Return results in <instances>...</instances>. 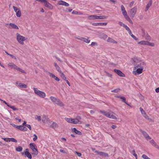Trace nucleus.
Segmentation results:
<instances>
[{
    "label": "nucleus",
    "mask_w": 159,
    "mask_h": 159,
    "mask_svg": "<svg viewBox=\"0 0 159 159\" xmlns=\"http://www.w3.org/2000/svg\"><path fill=\"white\" fill-rule=\"evenodd\" d=\"M9 56L10 57H11L12 58H14L15 59H16V57L15 56H13V55L10 54Z\"/></svg>",
    "instance_id": "obj_64"
},
{
    "label": "nucleus",
    "mask_w": 159,
    "mask_h": 159,
    "mask_svg": "<svg viewBox=\"0 0 159 159\" xmlns=\"http://www.w3.org/2000/svg\"><path fill=\"white\" fill-rule=\"evenodd\" d=\"M16 15L17 17H20L21 16V12L20 11V10L19 11H18V12L16 13Z\"/></svg>",
    "instance_id": "obj_34"
},
{
    "label": "nucleus",
    "mask_w": 159,
    "mask_h": 159,
    "mask_svg": "<svg viewBox=\"0 0 159 159\" xmlns=\"http://www.w3.org/2000/svg\"><path fill=\"white\" fill-rule=\"evenodd\" d=\"M7 65L9 67H11L12 68H13L14 69H15L17 66L15 64L12 62L9 63Z\"/></svg>",
    "instance_id": "obj_20"
},
{
    "label": "nucleus",
    "mask_w": 159,
    "mask_h": 159,
    "mask_svg": "<svg viewBox=\"0 0 159 159\" xmlns=\"http://www.w3.org/2000/svg\"><path fill=\"white\" fill-rule=\"evenodd\" d=\"M50 98V99L53 103H55L60 107H63L64 106V105L63 103L59 99L53 96H51Z\"/></svg>",
    "instance_id": "obj_4"
},
{
    "label": "nucleus",
    "mask_w": 159,
    "mask_h": 159,
    "mask_svg": "<svg viewBox=\"0 0 159 159\" xmlns=\"http://www.w3.org/2000/svg\"><path fill=\"white\" fill-rule=\"evenodd\" d=\"M148 41H141L138 43V44H140L143 45H147Z\"/></svg>",
    "instance_id": "obj_26"
},
{
    "label": "nucleus",
    "mask_w": 159,
    "mask_h": 159,
    "mask_svg": "<svg viewBox=\"0 0 159 159\" xmlns=\"http://www.w3.org/2000/svg\"><path fill=\"white\" fill-rule=\"evenodd\" d=\"M9 28L10 29H14L17 30L19 29V28L16 25L12 23H10L9 24Z\"/></svg>",
    "instance_id": "obj_14"
},
{
    "label": "nucleus",
    "mask_w": 159,
    "mask_h": 159,
    "mask_svg": "<svg viewBox=\"0 0 159 159\" xmlns=\"http://www.w3.org/2000/svg\"><path fill=\"white\" fill-rule=\"evenodd\" d=\"M121 11L122 12V13L123 15V16H124L125 15H126L127 14V12L126 11V10H125V8L124 7V6L122 5L121 6Z\"/></svg>",
    "instance_id": "obj_21"
},
{
    "label": "nucleus",
    "mask_w": 159,
    "mask_h": 159,
    "mask_svg": "<svg viewBox=\"0 0 159 159\" xmlns=\"http://www.w3.org/2000/svg\"><path fill=\"white\" fill-rule=\"evenodd\" d=\"M75 153L76 154L77 156L79 157H81V154L80 153H79L77 152H75Z\"/></svg>",
    "instance_id": "obj_57"
},
{
    "label": "nucleus",
    "mask_w": 159,
    "mask_h": 159,
    "mask_svg": "<svg viewBox=\"0 0 159 159\" xmlns=\"http://www.w3.org/2000/svg\"><path fill=\"white\" fill-rule=\"evenodd\" d=\"M118 24L120 25V26H123L124 27L125 25L123 23L121 22H118Z\"/></svg>",
    "instance_id": "obj_46"
},
{
    "label": "nucleus",
    "mask_w": 159,
    "mask_h": 159,
    "mask_svg": "<svg viewBox=\"0 0 159 159\" xmlns=\"http://www.w3.org/2000/svg\"><path fill=\"white\" fill-rule=\"evenodd\" d=\"M54 66H55L56 70L58 72H61L60 68L57 64V63L55 62L54 63Z\"/></svg>",
    "instance_id": "obj_27"
},
{
    "label": "nucleus",
    "mask_w": 159,
    "mask_h": 159,
    "mask_svg": "<svg viewBox=\"0 0 159 159\" xmlns=\"http://www.w3.org/2000/svg\"><path fill=\"white\" fill-rule=\"evenodd\" d=\"M150 142L152 145L154 146H157V145L153 139H152L151 140H150Z\"/></svg>",
    "instance_id": "obj_32"
},
{
    "label": "nucleus",
    "mask_w": 159,
    "mask_h": 159,
    "mask_svg": "<svg viewBox=\"0 0 159 159\" xmlns=\"http://www.w3.org/2000/svg\"><path fill=\"white\" fill-rule=\"evenodd\" d=\"M143 116L147 119H149V116L147 115L146 113L144 114V115H143Z\"/></svg>",
    "instance_id": "obj_52"
},
{
    "label": "nucleus",
    "mask_w": 159,
    "mask_h": 159,
    "mask_svg": "<svg viewBox=\"0 0 159 159\" xmlns=\"http://www.w3.org/2000/svg\"><path fill=\"white\" fill-rule=\"evenodd\" d=\"M132 154L134 156H135L136 158H137V155L136 154V153H135V150H133L132 151Z\"/></svg>",
    "instance_id": "obj_47"
},
{
    "label": "nucleus",
    "mask_w": 159,
    "mask_h": 159,
    "mask_svg": "<svg viewBox=\"0 0 159 159\" xmlns=\"http://www.w3.org/2000/svg\"><path fill=\"white\" fill-rule=\"evenodd\" d=\"M15 70L17 71H19L21 73L26 74V72L24 70H22L19 67L17 66L16 68L15 69Z\"/></svg>",
    "instance_id": "obj_25"
},
{
    "label": "nucleus",
    "mask_w": 159,
    "mask_h": 159,
    "mask_svg": "<svg viewBox=\"0 0 159 159\" xmlns=\"http://www.w3.org/2000/svg\"><path fill=\"white\" fill-rule=\"evenodd\" d=\"M152 3V0H150L146 6V7L145 9V11H147L149 8L151 7Z\"/></svg>",
    "instance_id": "obj_22"
},
{
    "label": "nucleus",
    "mask_w": 159,
    "mask_h": 159,
    "mask_svg": "<svg viewBox=\"0 0 159 159\" xmlns=\"http://www.w3.org/2000/svg\"><path fill=\"white\" fill-rule=\"evenodd\" d=\"M7 106L12 109L14 111H16L17 110V109L15 108L14 106H11L10 105H7Z\"/></svg>",
    "instance_id": "obj_44"
},
{
    "label": "nucleus",
    "mask_w": 159,
    "mask_h": 159,
    "mask_svg": "<svg viewBox=\"0 0 159 159\" xmlns=\"http://www.w3.org/2000/svg\"><path fill=\"white\" fill-rule=\"evenodd\" d=\"M22 148L21 146H19L16 148V151L18 152H20L21 151H22Z\"/></svg>",
    "instance_id": "obj_33"
},
{
    "label": "nucleus",
    "mask_w": 159,
    "mask_h": 159,
    "mask_svg": "<svg viewBox=\"0 0 159 159\" xmlns=\"http://www.w3.org/2000/svg\"><path fill=\"white\" fill-rule=\"evenodd\" d=\"M18 86L21 88H26L27 87V86L26 84L22 83L19 84Z\"/></svg>",
    "instance_id": "obj_31"
},
{
    "label": "nucleus",
    "mask_w": 159,
    "mask_h": 159,
    "mask_svg": "<svg viewBox=\"0 0 159 159\" xmlns=\"http://www.w3.org/2000/svg\"><path fill=\"white\" fill-rule=\"evenodd\" d=\"M126 20L128 21L131 24H133V22L130 19L129 16L127 15V14L124 16Z\"/></svg>",
    "instance_id": "obj_24"
},
{
    "label": "nucleus",
    "mask_w": 159,
    "mask_h": 159,
    "mask_svg": "<svg viewBox=\"0 0 159 159\" xmlns=\"http://www.w3.org/2000/svg\"><path fill=\"white\" fill-rule=\"evenodd\" d=\"M27 130H28V129L27 128L23 126L22 131H27Z\"/></svg>",
    "instance_id": "obj_59"
},
{
    "label": "nucleus",
    "mask_w": 159,
    "mask_h": 159,
    "mask_svg": "<svg viewBox=\"0 0 159 159\" xmlns=\"http://www.w3.org/2000/svg\"><path fill=\"white\" fill-rule=\"evenodd\" d=\"M114 71L120 76L124 77L125 76V74L119 70L114 69Z\"/></svg>",
    "instance_id": "obj_12"
},
{
    "label": "nucleus",
    "mask_w": 159,
    "mask_h": 159,
    "mask_svg": "<svg viewBox=\"0 0 159 159\" xmlns=\"http://www.w3.org/2000/svg\"><path fill=\"white\" fill-rule=\"evenodd\" d=\"M100 112L107 117L113 119H117V117L115 116V114L111 111H100Z\"/></svg>",
    "instance_id": "obj_2"
},
{
    "label": "nucleus",
    "mask_w": 159,
    "mask_h": 159,
    "mask_svg": "<svg viewBox=\"0 0 159 159\" xmlns=\"http://www.w3.org/2000/svg\"><path fill=\"white\" fill-rule=\"evenodd\" d=\"M134 70H136L133 71V73L135 75H138L143 72V68H134Z\"/></svg>",
    "instance_id": "obj_9"
},
{
    "label": "nucleus",
    "mask_w": 159,
    "mask_h": 159,
    "mask_svg": "<svg viewBox=\"0 0 159 159\" xmlns=\"http://www.w3.org/2000/svg\"><path fill=\"white\" fill-rule=\"evenodd\" d=\"M137 10V7H134L132 8L129 11L130 16L133 17L136 14Z\"/></svg>",
    "instance_id": "obj_8"
},
{
    "label": "nucleus",
    "mask_w": 159,
    "mask_h": 159,
    "mask_svg": "<svg viewBox=\"0 0 159 159\" xmlns=\"http://www.w3.org/2000/svg\"><path fill=\"white\" fill-rule=\"evenodd\" d=\"M131 36L134 39H135V40H138V39L135 37V36L133 34H131Z\"/></svg>",
    "instance_id": "obj_54"
},
{
    "label": "nucleus",
    "mask_w": 159,
    "mask_h": 159,
    "mask_svg": "<svg viewBox=\"0 0 159 159\" xmlns=\"http://www.w3.org/2000/svg\"><path fill=\"white\" fill-rule=\"evenodd\" d=\"M141 132L146 140H149L151 139V138L149 136L148 134L146 132L142 130H141Z\"/></svg>",
    "instance_id": "obj_11"
},
{
    "label": "nucleus",
    "mask_w": 159,
    "mask_h": 159,
    "mask_svg": "<svg viewBox=\"0 0 159 159\" xmlns=\"http://www.w3.org/2000/svg\"><path fill=\"white\" fill-rule=\"evenodd\" d=\"M30 146L32 152V154L35 156H37L38 154V152L36 144L34 143H30Z\"/></svg>",
    "instance_id": "obj_3"
},
{
    "label": "nucleus",
    "mask_w": 159,
    "mask_h": 159,
    "mask_svg": "<svg viewBox=\"0 0 159 159\" xmlns=\"http://www.w3.org/2000/svg\"><path fill=\"white\" fill-rule=\"evenodd\" d=\"M43 3L44 4L45 6L47 7L48 8L50 9L52 8V7L49 2H47L46 0H45Z\"/></svg>",
    "instance_id": "obj_15"
},
{
    "label": "nucleus",
    "mask_w": 159,
    "mask_h": 159,
    "mask_svg": "<svg viewBox=\"0 0 159 159\" xmlns=\"http://www.w3.org/2000/svg\"><path fill=\"white\" fill-rule=\"evenodd\" d=\"M72 14H80V15H82V13H78V12L77 11H73V12H72Z\"/></svg>",
    "instance_id": "obj_51"
},
{
    "label": "nucleus",
    "mask_w": 159,
    "mask_h": 159,
    "mask_svg": "<svg viewBox=\"0 0 159 159\" xmlns=\"http://www.w3.org/2000/svg\"><path fill=\"white\" fill-rule=\"evenodd\" d=\"M60 76L62 78H63L64 80H66V78L65 77V76L64 75V74L63 73L60 72Z\"/></svg>",
    "instance_id": "obj_36"
},
{
    "label": "nucleus",
    "mask_w": 159,
    "mask_h": 159,
    "mask_svg": "<svg viewBox=\"0 0 159 159\" xmlns=\"http://www.w3.org/2000/svg\"><path fill=\"white\" fill-rule=\"evenodd\" d=\"M48 74L50 77L53 78H54L56 76L54 75L50 72L48 73Z\"/></svg>",
    "instance_id": "obj_45"
},
{
    "label": "nucleus",
    "mask_w": 159,
    "mask_h": 159,
    "mask_svg": "<svg viewBox=\"0 0 159 159\" xmlns=\"http://www.w3.org/2000/svg\"><path fill=\"white\" fill-rule=\"evenodd\" d=\"M107 17V16H97V19H105Z\"/></svg>",
    "instance_id": "obj_29"
},
{
    "label": "nucleus",
    "mask_w": 159,
    "mask_h": 159,
    "mask_svg": "<svg viewBox=\"0 0 159 159\" xmlns=\"http://www.w3.org/2000/svg\"><path fill=\"white\" fill-rule=\"evenodd\" d=\"M120 90V89H115L113 90H111V92H114L116 93H118Z\"/></svg>",
    "instance_id": "obj_39"
},
{
    "label": "nucleus",
    "mask_w": 159,
    "mask_h": 159,
    "mask_svg": "<svg viewBox=\"0 0 159 159\" xmlns=\"http://www.w3.org/2000/svg\"><path fill=\"white\" fill-rule=\"evenodd\" d=\"M90 40H89L87 39L83 38V39L82 41L87 43H89L90 42Z\"/></svg>",
    "instance_id": "obj_35"
},
{
    "label": "nucleus",
    "mask_w": 159,
    "mask_h": 159,
    "mask_svg": "<svg viewBox=\"0 0 159 159\" xmlns=\"http://www.w3.org/2000/svg\"><path fill=\"white\" fill-rule=\"evenodd\" d=\"M146 39L147 40H150L151 37L149 35H147L146 36Z\"/></svg>",
    "instance_id": "obj_61"
},
{
    "label": "nucleus",
    "mask_w": 159,
    "mask_h": 159,
    "mask_svg": "<svg viewBox=\"0 0 159 159\" xmlns=\"http://www.w3.org/2000/svg\"><path fill=\"white\" fill-rule=\"evenodd\" d=\"M134 68H143L145 66V62L140 60L139 58L137 57L134 58Z\"/></svg>",
    "instance_id": "obj_1"
},
{
    "label": "nucleus",
    "mask_w": 159,
    "mask_h": 159,
    "mask_svg": "<svg viewBox=\"0 0 159 159\" xmlns=\"http://www.w3.org/2000/svg\"><path fill=\"white\" fill-rule=\"evenodd\" d=\"M140 110L141 113V114L143 115L144 114L146 113L143 110V109L141 107L139 108Z\"/></svg>",
    "instance_id": "obj_40"
},
{
    "label": "nucleus",
    "mask_w": 159,
    "mask_h": 159,
    "mask_svg": "<svg viewBox=\"0 0 159 159\" xmlns=\"http://www.w3.org/2000/svg\"><path fill=\"white\" fill-rule=\"evenodd\" d=\"M73 131L76 134L78 135H80L81 134V133L80 131L77 130L76 128H74L73 129Z\"/></svg>",
    "instance_id": "obj_28"
},
{
    "label": "nucleus",
    "mask_w": 159,
    "mask_h": 159,
    "mask_svg": "<svg viewBox=\"0 0 159 159\" xmlns=\"http://www.w3.org/2000/svg\"><path fill=\"white\" fill-rule=\"evenodd\" d=\"M28 151L29 149L28 148L26 149V151L24 152V153H22V154L23 155L25 154V157H27L31 159L32 158V157L31 154Z\"/></svg>",
    "instance_id": "obj_10"
},
{
    "label": "nucleus",
    "mask_w": 159,
    "mask_h": 159,
    "mask_svg": "<svg viewBox=\"0 0 159 159\" xmlns=\"http://www.w3.org/2000/svg\"><path fill=\"white\" fill-rule=\"evenodd\" d=\"M26 127H28L29 129L30 130L32 129L31 126L30 125L27 124L26 125Z\"/></svg>",
    "instance_id": "obj_56"
},
{
    "label": "nucleus",
    "mask_w": 159,
    "mask_h": 159,
    "mask_svg": "<svg viewBox=\"0 0 159 159\" xmlns=\"http://www.w3.org/2000/svg\"><path fill=\"white\" fill-rule=\"evenodd\" d=\"M54 79L57 81H60V79L58 77L56 76L55 77Z\"/></svg>",
    "instance_id": "obj_63"
},
{
    "label": "nucleus",
    "mask_w": 159,
    "mask_h": 159,
    "mask_svg": "<svg viewBox=\"0 0 159 159\" xmlns=\"http://www.w3.org/2000/svg\"><path fill=\"white\" fill-rule=\"evenodd\" d=\"M14 11L16 13L18 11H19L20 10L18 9L15 6H13V7Z\"/></svg>",
    "instance_id": "obj_42"
},
{
    "label": "nucleus",
    "mask_w": 159,
    "mask_h": 159,
    "mask_svg": "<svg viewBox=\"0 0 159 159\" xmlns=\"http://www.w3.org/2000/svg\"><path fill=\"white\" fill-rule=\"evenodd\" d=\"M33 136H34V138H33V140L35 141L37 139L38 137L35 134H34Z\"/></svg>",
    "instance_id": "obj_49"
},
{
    "label": "nucleus",
    "mask_w": 159,
    "mask_h": 159,
    "mask_svg": "<svg viewBox=\"0 0 159 159\" xmlns=\"http://www.w3.org/2000/svg\"><path fill=\"white\" fill-rule=\"evenodd\" d=\"M33 90L35 94L42 98H44L46 96V93L43 91L39 90L37 88H34Z\"/></svg>",
    "instance_id": "obj_5"
},
{
    "label": "nucleus",
    "mask_w": 159,
    "mask_h": 159,
    "mask_svg": "<svg viewBox=\"0 0 159 159\" xmlns=\"http://www.w3.org/2000/svg\"><path fill=\"white\" fill-rule=\"evenodd\" d=\"M58 4L59 5L65 6L68 7L69 6V3L62 0H60L58 2Z\"/></svg>",
    "instance_id": "obj_13"
},
{
    "label": "nucleus",
    "mask_w": 159,
    "mask_h": 159,
    "mask_svg": "<svg viewBox=\"0 0 159 159\" xmlns=\"http://www.w3.org/2000/svg\"><path fill=\"white\" fill-rule=\"evenodd\" d=\"M72 9L70 8H68L66 9V12H70L72 11Z\"/></svg>",
    "instance_id": "obj_60"
},
{
    "label": "nucleus",
    "mask_w": 159,
    "mask_h": 159,
    "mask_svg": "<svg viewBox=\"0 0 159 159\" xmlns=\"http://www.w3.org/2000/svg\"><path fill=\"white\" fill-rule=\"evenodd\" d=\"M16 39L18 42L20 44L22 45L24 44V42L26 39L25 37L21 35L18 33H16Z\"/></svg>",
    "instance_id": "obj_6"
},
{
    "label": "nucleus",
    "mask_w": 159,
    "mask_h": 159,
    "mask_svg": "<svg viewBox=\"0 0 159 159\" xmlns=\"http://www.w3.org/2000/svg\"><path fill=\"white\" fill-rule=\"evenodd\" d=\"M142 157L143 159H148V157L145 154H143L142 156Z\"/></svg>",
    "instance_id": "obj_53"
},
{
    "label": "nucleus",
    "mask_w": 159,
    "mask_h": 159,
    "mask_svg": "<svg viewBox=\"0 0 159 159\" xmlns=\"http://www.w3.org/2000/svg\"><path fill=\"white\" fill-rule=\"evenodd\" d=\"M11 141L15 143L17 142V140H16L14 138H10V142Z\"/></svg>",
    "instance_id": "obj_43"
},
{
    "label": "nucleus",
    "mask_w": 159,
    "mask_h": 159,
    "mask_svg": "<svg viewBox=\"0 0 159 159\" xmlns=\"http://www.w3.org/2000/svg\"><path fill=\"white\" fill-rule=\"evenodd\" d=\"M23 125H18L17 129L20 130H22V128H23Z\"/></svg>",
    "instance_id": "obj_48"
},
{
    "label": "nucleus",
    "mask_w": 159,
    "mask_h": 159,
    "mask_svg": "<svg viewBox=\"0 0 159 159\" xmlns=\"http://www.w3.org/2000/svg\"><path fill=\"white\" fill-rule=\"evenodd\" d=\"M94 152L95 153H97L98 155L101 156H107L108 154H107L105 153L104 152H98L97 151H95Z\"/></svg>",
    "instance_id": "obj_19"
},
{
    "label": "nucleus",
    "mask_w": 159,
    "mask_h": 159,
    "mask_svg": "<svg viewBox=\"0 0 159 159\" xmlns=\"http://www.w3.org/2000/svg\"><path fill=\"white\" fill-rule=\"evenodd\" d=\"M48 117L47 116L45 115H43L42 116V120L43 122L44 123H45L46 122L48 121Z\"/></svg>",
    "instance_id": "obj_17"
},
{
    "label": "nucleus",
    "mask_w": 159,
    "mask_h": 159,
    "mask_svg": "<svg viewBox=\"0 0 159 159\" xmlns=\"http://www.w3.org/2000/svg\"><path fill=\"white\" fill-rule=\"evenodd\" d=\"M124 28L128 31L129 30H130V29L129 28V27L127 26L126 25H125L124 27Z\"/></svg>",
    "instance_id": "obj_55"
},
{
    "label": "nucleus",
    "mask_w": 159,
    "mask_h": 159,
    "mask_svg": "<svg viewBox=\"0 0 159 159\" xmlns=\"http://www.w3.org/2000/svg\"><path fill=\"white\" fill-rule=\"evenodd\" d=\"M65 119L68 122L74 124H77L79 122V120L77 119H72L65 117Z\"/></svg>",
    "instance_id": "obj_7"
},
{
    "label": "nucleus",
    "mask_w": 159,
    "mask_h": 159,
    "mask_svg": "<svg viewBox=\"0 0 159 159\" xmlns=\"http://www.w3.org/2000/svg\"><path fill=\"white\" fill-rule=\"evenodd\" d=\"M134 2V1H133L132 2H131L129 4V7H132L133 5Z\"/></svg>",
    "instance_id": "obj_58"
},
{
    "label": "nucleus",
    "mask_w": 159,
    "mask_h": 159,
    "mask_svg": "<svg viewBox=\"0 0 159 159\" xmlns=\"http://www.w3.org/2000/svg\"><path fill=\"white\" fill-rule=\"evenodd\" d=\"M35 119L39 121H40L41 120V117L40 116H36Z\"/></svg>",
    "instance_id": "obj_38"
},
{
    "label": "nucleus",
    "mask_w": 159,
    "mask_h": 159,
    "mask_svg": "<svg viewBox=\"0 0 159 159\" xmlns=\"http://www.w3.org/2000/svg\"><path fill=\"white\" fill-rule=\"evenodd\" d=\"M107 23L106 22L104 23H93L92 25L93 26H103V25H106Z\"/></svg>",
    "instance_id": "obj_16"
},
{
    "label": "nucleus",
    "mask_w": 159,
    "mask_h": 159,
    "mask_svg": "<svg viewBox=\"0 0 159 159\" xmlns=\"http://www.w3.org/2000/svg\"><path fill=\"white\" fill-rule=\"evenodd\" d=\"M88 19L89 20L97 19V16L90 15L88 16Z\"/></svg>",
    "instance_id": "obj_23"
},
{
    "label": "nucleus",
    "mask_w": 159,
    "mask_h": 159,
    "mask_svg": "<svg viewBox=\"0 0 159 159\" xmlns=\"http://www.w3.org/2000/svg\"><path fill=\"white\" fill-rule=\"evenodd\" d=\"M107 41L108 42L111 43L113 44H116L117 43V41L112 39V38L108 37L107 40Z\"/></svg>",
    "instance_id": "obj_18"
},
{
    "label": "nucleus",
    "mask_w": 159,
    "mask_h": 159,
    "mask_svg": "<svg viewBox=\"0 0 159 159\" xmlns=\"http://www.w3.org/2000/svg\"><path fill=\"white\" fill-rule=\"evenodd\" d=\"M121 99L122 100V101L124 102L126 104H127V105L129 106V105L126 102V98H125V97H123Z\"/></svg>",
    "instance_id": "obj_41"
},
{
    "label": "nucleus",
    "mask_w": 159,
    "mask_h": 159,
    "mask_svg": "<svg viewBox=\"0 0 159 159\" xmlns=\"http://www.w3.org/2000/svg\"><path fill=\"white\" fill-rule=\"evenodd\" d=\"M2 139L7 142H10V138H2Z\"/></svg>",
    "instance_id": "obj_50"
},
{
    "label": "nucleus",
    "mask_w": 159,
    "mask_h": 159,
    "mask_svg": "<svg viewBox=\"0 0 159 159\" xmlns=\"http://www.w3.org/2000/svg\"><path fill=\"white\" fill-rule=\"evenodd\" d=\"M83 37L78 36L77 37V39L79 40L82 41Z\"/></svg>",
    "instance_id": "obj_62"
},
{
    "label": "nucleus",
    "mask_w": 159,
    "mask_h": 159,
    "mask_svg": "<svg viewBox=\"0 0 159 159\" xmlns=\"http://www.w3.org/2000/svg\"><path fill=\"white\" fill-rule=\"evenodd\" d=\"M51 127L53 128H56L58 127V125L55 122H53L51 125Z\"/></svg>",
    "instance_id": "obj_30"
},
{
    "label": "nucleus",
    "mask_w": 159,
    "mask_h": 159,
    "mask_svg": "<svg viewBox=\"0 0 159 159\" xmlns=\"http://www.w3.org/2000/svg\"><path fill=\"white\" fill-rule=\"evenodd\" d=\"M147 45L151 46L152 47H153L155 46V44L153 43H150L148 41Z\"/></svg>",
    "instance_id": "obj_37"
}]
</instances>
